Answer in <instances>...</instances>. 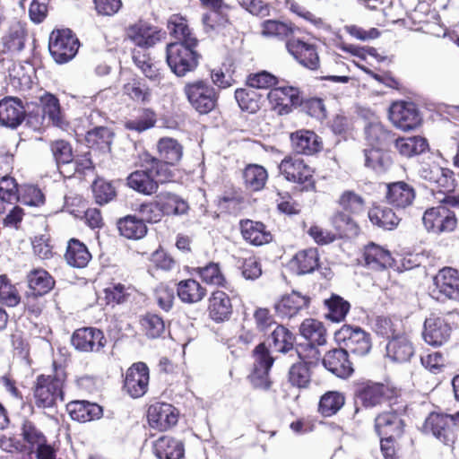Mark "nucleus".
<instances>
[{"instance_id": "38", "label": "nucleus", "mask_w": 459, "mask_h": 459, "mask_svg": "<svg viewBox=\"0 0 459 459\" xmlns=\"http://www.w3.org/2000/svg\"><path fill=\"white\" fill-rule=\"evenodd\" d=\"M152 452L158 459H183L185 446L181 440L163 435L153 442Z\"/></svg>"}, {"instance_id": "5", "label": "nucleus", "mask_w": 459, "mask_h": 459, "mask_svg": "<svg viewBox=\"0 0 459 459\" xmlns=\"http://www.w3.org/2000/svg\"><path fill=\"white\" fill-rule=\"evenodd\" d=\"M278 169L287 182L295 185L301 192L316 191V169L304 159L288 154L279 163Z\"/></svg>"}, {"instance_id": "59", "label": "nucleus", "mask_w": 459, "mask_h": 459, "mask_svg": "<svg viewBox=\"0 0 459 459\" xmlns=\"http://www.w3.org/2000/svg\"><path fill=\"white\" fill-rule=\"evenodd\" d=\"M313 368L304 361L293 363L288 371V382L299 389L308 388L312 382Z\"/></svg>"}, {"instance_id": "1", "label": "nucleus", "mask_w": 459, "mask_h": 459, "mask_svg": "<svg viewBox=\"0 0 459 459\" xmlns=\"http://www.w3.org/2000/svg\"><path fill=\"white\" fill-rule=\"evenodd\" d=\"M67 379L65 366L53 360L51 374H40L33 386L35 405L39 409L53 408L65 398V385Z\"/></svg>"}, {"instance_id": "36", "label": "nucleus", "mask_w": 459, "mask_h": 459, "mask_svg": "<svg viewBox=\"0 0 459 459\" xmlns=\"http://www.w3.org/2000/svg\"><path fill=\"white\" fill-rule=\"evenodd\" d=\"M290 268L298 275L314 273L320 267V255L317 247H310L295 253L289 262Z\"/></svg>"}, {"instance_id": "29", "label": "nucleus", "mask_w": 459, "mask_h": 459, "mask_svg": "<svg viewBox=\"0 0 459 459\" xmlns=\"http://www.w3.org/2000/svg\"><path fill=\"white\" fill-rule=\"evenodd\" d=\"M416 197L414 187L405 181H395L385 184V200L395 209H405L411 206Z\"/></svg>"}, {"instance_id": "43", "label": "nucleus", "mask_w": 459, "mask_h": 459, "mask_svg": "<svg viewBox=\"0 0 459 459\" xmlns=\"http://www.w3.org/2000/svg\"><path fill=\"white\" fill-rule=\"evenodd\" d=\"M140 217L127 214L117 221L119 235L131 240H140L148 233V227Z\"/></svg>"}, {"instance_id": "15", "label": "nucleus", "mask_w": 459, "mask_h": 459, "mask_svg": "<svg viewBox=\"0 0 459 459\" xmlns=\"http://www.w3.org/2000/svg\"><path fill=\"white\" fill-rule=\"evenodd\" d=\"M422 222L428 232L439 235L454 231L458 220L454 211L441 204L427 209Z\"/></svg>"}, {"instance_id": "11", "label": "nucleus", "mask_w": 459, "mask_h": 459, "mask_svg": "<svg viewBox=\"0 0 459 459\" xmlns=\"http://www.w3.org/2000/svg\"><path fill=\"white\" fill-rule=\"evenodd\" d=\"M165 37L166 32L161 28L143 19L128 25L125 30V39L134 46L133 49L148 51Z\"/></svg>"}, {"instance_id": "57", "label": "nucleus", "mask_w": 459, "mask_h": 459, "mask_svg": "<svg viewBox=\"0 0 459 459\" xmlns=\"http://www.w3.org/2000/svg\"><path fill=\"white\" fill-rule=\"evenodd\" d=\"M364 165L377 174L387 172L393 165L391 155L381 148H368L364 150Z\"/></svg>"}, {"instance_id": "19", "label": "nucleus", "mask_w": 459, "mask_h": 459, "mask_svg": "<svg viewBox=\"0 0 459 459\" xmlns=\"http://www.w3.org/2000/svg\"><path fill=\"white\" fill-rule=\"evenodd\" d=\"M71 343L80 352L100 353L107 346L108 340L101 329L86 326L73 333Z\"/></svg>"}, {"instance_id": "58", "label": "nucleus", "mask_w": 459, "mask_h": 459, "mask_svg": "<svg viewBox=\"0 0 459 459\" xmlns=\"http://www.w3.org/2000/svg\"><path fill=\"white\" fill-rule=\"evenodd\" d=\"M299 333L309 343L320 346L326 344V328L325 325L317 319L306 318L299 326Z\"/></svg>"}, {"instance_id": "18", "label": "nucleus", "mask_w": 459, "mask_h": 459, "mask_svg": "<svg viewBox=\"0 0 459 459\" xmlns=\"http://www.w3.org/2000/svg\"><path fill=\"white\" fill-rule=\"evenodd\" d=\"M388 117L394 126L403 131L413 130L420 126L422 121L416 104L411 101L393 102L388 110Z\"/></svg>"}, {"instance_id": "12", "label": "nucleus", "mask_w": 459, "mask_h": 459, "mask_svg": "<svg viewBox=\"0 0 459 459\" xmlns=\"http://www.w3.org/2000/svg\"><path fill=\"white\" fill-rule=\"evenodd\" d=\"M421 432L433 436L447 446H453L457 439L455 418L444 412L431 411L422 424Z\"/></svg>"}, {"instance_id": "6", "label": "nucleus", "mask_w": 459, "mask_h": 459, "mask_svg": "<svg viewBox=\"0 0 459 459\" xmlns=\"http://www.w3.org/2000/svg\"><path fill=\"white\" fill-rule=\"evenodd\" d=\"M387 410L380 411L374 418V431L379 436H394L403 437L406 422L403 416L408 414L409 402L405 395L387 406Z\"/></svg>"}, {"instance_id": "20", "label": "nucleus", "mask_w": 459, "mask_h": 459, "mask_svg": "<svg viewBox=\"0 0 459 459\" xmlns=\"http://www.w3.org/2000/svg\"><path fill=\"white\" fill-rule=\"evenodd\" d=\"M300 90L291 85L273 87L268 94L267 100L271 109L279 116L290 114L297 108Z\"/></svg>"}, {"instance_id": "30", "label": "nucleus", "mask_w": 459, "mask_h": 459, "mask_svg": "<svg viewBox=\"0 0 459 459\" xmlns=\"http://www.w3.org/2000/svg\"><path fill=\"white\" fill-rule=\"evenodd\" d=\"M324 367L340 378H348L354 372L349 352L343 348H333L326 351L322 359Z\"/></svg>"}, {"instance_id": "52", "label": "nucleus", "mask_w": 459, "mask_h": 459, "mask_svg": "<svg viewBox=\"0 0 459 459\" xmlns=\"http://www.w3.org/2000/svg\"><path fill=\"white\" fill-rule=\"evenodd\" d=\"M131 57L134 65L150 81L160 82L163 78L160 69L148 51L131 49Z\"/></svg>"}, {"instance_id": "55", "label": "nucleus", "mask_w": 459, "mask_h": 459, "mask_svg": "<svg viewBox=\"0 0 459 459\" xmlns=\"http://www.w3.org/2000/svg\"><path fill=\"white\" fill-rule=\"evenodd\" d=\"M345 403L344 393L336 390L326 391L319 398L317 411L324 418L333 417L343 408Z\"/></svg>"}, {"instance_id": "32", "label": "nucleus", "mask_w": 459, "mask_h": 459, "mask_svg": "<svg viewBox=\"0 0 459 459\" xmlns=\"http://www.w3.org/2000/svg\"><path fill=\"white\" fill-rule=\"evenodd\" d=\"M329 226L338 240L355 238L361 233L359 223L351 215L335 210L328 218Z\"/></svg>"}, {"instance_id": "25", "label": "nucleus", "mask_w": 459, "mask_h": 459, "mask_svg": "<svg viewBox=\"0 0 459 459\" xmlns=\"http://www.w3.org/2000/svg\"><path fill=\"white\" fill-rule=\"evenodd\" d=\"M300 30L292 22L278 19H267L260 24V34L264 38L284 42L285 48L289 41L293 40Z\"/></svg>"}, {"instance_id": "49", "label": "nucleus", "mask_w": 459, "mask_h": 459, "mask_svg": "<svg viewBox=\"0 0 459 459\" xmlns=\"http://www.w3.org/2000/svg\"><path fill=\"white\" fill-rule=\"evenodd\" d=\"M268 171L262 165L247 164L242 172L243 186L251 193L262 191L268 181Z\"/></svg>"}, {"instance_id": "39", "label": "nucleus", "mask_w": 459, "mask_h": 459, "mask_svg": "<svg viewBox=\"0 0 459 459\" xmlns=\"http://www.w3.org/2000/svg\"><path fill=\"white\" fill-rule=\"evenodd\" d=\"M66 410L74 420L88 422L99 420L103 415V409L96 403L76 400L67 403Z\"/></svg>"}, {"instance_id": "37", "label": "nucleus", "mask_w": 459, "mask_h": 459, "mask_svg": "<svg viewBox=\"0 0 459 459\" xmlns=\"http://www.w3.org/2000/svg\"><path fill=\"white\" fill-rule=\"evenodd\" d=\"M176 291L179 300L187 305L203 301L207 296V289L194 278L180 280L176 284Z\"/></svg>"}, {"instance_id": "60", "label": "nucleus", "mask_w": 459, "mask_h": 459, "mask_svg": "<svg viewBox=\"0 0 459 459\" xmlns=\"http://www.w3.org/2000/svg\"><path fill=\"white\" fill-rule=\"evenodd\" d=\"M113 131L107 126H96L85 135L87 146L91 149L109 151L114 138Z\"/></svg>"}, {"instance_id": "64", "label": "nucleus", "mask_w": 459, "mask_h": 459, "mask_svg": "<svg viewBox=\"0 0 459 459\" xmlns=\"http://www.w3.org/2000/svg\"><path fill=\"white\" fill-rule=\"evenodd\" d=\"M434 16L435 13L429 4L425 2L419 3L407 14L406 25L414 30H421L424 25L428 24Z\"/></svg>"}, {"instance_id": "23", "label": "nucleus", "mask_w": 459, "mask_h": 459, "mask_svg": "<svg viewBox=\"0 0 459 459\" xmlns=\"http://www.w3.org/2000/svg\"><path fill=\"white\" fill-rule=\"evenodd\" d=\"M208 318L215 324L229 322L234 313L230 297L225 290H214L207 299Z\"/></svg>"}, {"instance_id": "2", "label": "nucleus", "mask_w": 459, "mask_h": 459, "mask_svg": "<svg viewBox=\"0 0 459 459\" xmlns=\"http://www.w3.org/2000/svg\"><path fill=\"white\" fill-rule=\"evenodd\" d=\"M403 396V390L390 381L368 379L353 385V399L364 409H373L383 404L388 406Z\"/></svg>"}, {"instance_id": "10", "label": "nucleus", "mask_w": 459, "mask_h": 459, "mask_svg": "<svg viewBox=\"0 0 459 459\" xmlns=\"http://www.w3.org/2000/svg\"><path fill=\"white\" fill-rule=\"evenodd\" d=\"M80 40L76 34L68 28L55 29L48 39V50L57 64H65L71 61L77 54Z\"/></svg>"}, {"instance_id": "31", "label": "nucleus", "mask_w": 459, "mask_h": 459, "mask_svg": "<svg viewBox=\"0 0 459 459\" xmlns=\"http://www.w3.org/2000/svg\"><path fill=\"white\" fill-rule=\"evenodd\" d=\"M245 204L241 188L233 184L226 185L216 200V207L220 212L231 216L239 215L245 208Z\"/></svg>"}, {"instance_id": "42", "label": "nucleus", "mask_w": 459, "mask_h": 459, "mask_svg": "<svg viewBox=\"0 0 459 459\" xmlns=\"http://www.w3.org/2000/svg\"><path fill=\"white\" fill-rule=\"evenodd\" d=\"M368 218L372 225L384 230H394L401 221V218L391 207L377 204L368 210Z\"/></svg>"}, {"instance_id": "4", "label": "nucleus", "mask_w": 459, "mask_h": 459, "mask_svg": "<svg viewBox=\"0 0 459 459\" xmlns=\"http://www.w3.org/2000/svg\"><path fill=\"white\" fill-rule=\"evenodd\" d=\"M20 437L24 449L36 459H56L59 442L49 440L41 428L32 420L24 418L20 426Z\"/></svg>"}, {"instance_id": "50", "label": "nucleus", "mask_w": 459, "mask_h": 459, "mask_svg": "<svg viewBox=\"0 0 459 459\" xmlns=\"http://www.w3.org/2000/svg\"><path fill=\"white\" fill-rule=\"evenodd\" d=\"M336 204L340 212H344L355 218L363 214L367 208L366 199L354 190L347 189L342 191Z\"/></svg>"}, {"instance_id": "63", "label": "nucleus", "mask_w": 459, "mask_h": 459, "mask_svg": "<svg viewBox=\"0 0 459 459\" xmlns=\"http://www.w3.org/2000/svg\"><path fill=\"white\" fill-rule=\"evenodd\" d=\"M366 140L370 148L388 147L394 141V134L391 131L385 129L381 124H370L366 128Z\"/></svg>"}, {"instance_id": "16", "label": "nucleus", "mask_w": 459, "mask_h": 459, "mask_svg": "<svg viewBox=\"0 0 459 459\" xmlns=\"http://www.w3.org/2000/svg\"><path fill=\"white\" fill-rule=\"evenodd\" d=\"M180 412L173 404L155 402L149 405L146 418L151 429L166 432L177 426Z\"/></svg>"}, {"instance_id": "44", "label": "nucleus", "mask_w": 459, "mask_h": 459, "mask_svg": "<svg viewBox=\"0 0 459 459\" xmlns=\"http://www.w3.org/2000/svg\"><path fill=\"white\" fill-rule=\"evenodd\" d=\"M28 32L21 22L12 23L2 37L3 53L16 54L25 48Z\"/></svg>"}, {"instance_id": "28", "label": "nucleus", "mask_w": 459, "mask_h": 459, "mask_svg": "<svg viewBox=\"0 0 459 459\" xmlns=\"http://www.w3.org/2000/svg\"><path fill=\"white\" fill-rule=\"evenodd\" d=\"M202 283L215 287L216 290H225L230 292L234 290L230 281L227 278L221 265L218 262L211 261L204 265L193 268Z\"/></svg>"}, {"instance_id": "61", "label": "nucleus", "mask_w": 459, "mask_h": 459, "mask_svg": "<svg viewBox=\"0 0 459 459\" xmlns=\"http://www.w3.org/2000/svg\"><path fill=\"white\" fill-rule=\"evenodd\" d=\"M394 142L399 153L407 158L420 155L429 149L428 141L421 136L400 137Z\"/></svg>"}, {"instance_id": "46", "label": "nucleus", "mask_w": 459, "mask_h": 459, "mask_svg": "<svg viewBox=\"0 0 459 459\" xmlns=\"http://www.w3.org/2000/svg\"><path fill=\"white\" fill-rule=\"evenodd\" d=\"M167 28L169 35L176 39L175 42L199 44V39L184 16L178 13L172 14L168 20Z\"/></svg>"}, {"instance_id": "26", "label": "nucleus", "mask_w": 459, "mask_h": 459, "mask_svg": "<svg viewBox=\"0 0 459 459\" xmlns=\"http://www.w3.org/2000/svg\"><path fill=\"white\" fill-rule=\"evenodd\" d=\"M421 176L430 184L433 190L442 194L454 192L457 186L455 172L448 168L438 165L429 166L423 169Z\"/></svg>"}, {"instance_id": "54", "label": "nucleus", "mask_w": 459, "mask_h": 459, "mask_svg": "<svg viewBox=\"0 0 459 459\" xmlns=\"http://www.w3.org/2000/svg\"><path fill=\"white\" fill-rule=\"evenodd\" d=\"M155 201L164 216L184 214L188 210V205L179 195L163 191L156 195Z\"/></svg>"}, {"instance_id": "56", "label": "nucleus", "mask_w": 459, "mask_h": 459, "mask_svg": "<svg viewBox=\"0 0 459 459\" xmlns=\"http://www.w3.org/2000/svg\"><path fill=\"white\" fill-rule=\"evenodd\" d=\"M157 113L152 108L141 107L136 109V115L125 121L124 126L129 131L143 133L155 126Z\"/></svg>"}, {"instance_id": "21", "label": "nucleus", "mask_w": 459, "mask_h": 459, "mask_svg": "<svg viewBox=\"0 0 459 459\" xmlns=\"http://www.w3.org/2000/svg\"><path fill=\"white\" fill-rule=\"evenodd\" d=\"M361 264L374 272H384L394 265L391 252L373 241L364 245L360 255Z\"/></svg>"}, {"instance_id": "45", "label": "nucleus", "mask_w": 459, "mask_h": 459, "mask_svg": "<svg viewBox=\"0 0 459 459\" xmlns=\"http://www.w3.org/2000/svg\"><path fill=\"white\" fill-rule=\"evenodd\" d=\"M68 265L74 268H85L92 258L87 246L78 238L68 240L64 255Z\"/></svg>"}, {"instance_id": "13", "label": "nucleus", "mask_w": 459, "mask_h": 459, "mask_svg": "<svg viewBox=\"0 0 459 459\" xmlns=\"http://www.w3.org/2000/svg\"><path fill=\"white\" fill-rule=\"evenodd\" d=\"M286 50L301 66L311 71L320 68L319 47L314 39L296 36L288 42Z\"/></svg>"}, {"instance_id": "3", "label": "nucleus", "mask_w": 459, "mask_h": 459, "mask_svg": "<svg viewBox=\"0 0 459 459\" xmlns=\"http://www.w3.org/2000/svg\"><path fill=\"white\" fill-rule=\"evenodd\" d=\"M137 165L138 169L129 173L126 178V186L133 191L144 196H152L158 193L160 186L173 183L141 153L138 154Z\"/></svg>"}, {"instance_id": "53", "label": "nucleus", "mask_w": 459, "mask_h": 459, "mask_svg": "<svg viewBox=\"0 0 459 459\" xmlns=\"http://www.w3.org/2000/svg\"><path fill=\"white\" fill-rule=\"evenodd\" d=\"M297 108L299 112L322 122L327 117L325 100L319 96H302L299 94Z\"/></svg>"}, {"instance_id": "7", "label": "nucleus", "mask_w": 459, "mask_h": 459, "mask_svg": "<svg viewBox=\"0 0 459 459\" xmlns=\"http://www.w3.org/2000/svg\"><path fill=\"white\" fill-rule=\"evenodd\" d=\"M199 44L170 42L166 46V62L171 72L178 77H184L195 72L199 66L202 55Z\"/></svg>"}, {"instance_id": "14", "label": "nucleus", "mask_w": 459, "mask_h": 459, "mask_svg": "<svg viewBox=\"0 0 459 459\" xmlns=\"http://www.w3.org/2000/svg\"><path fill=\"white\" fill-rule=\"evenodd\" d=\"M334 339L348 352L357 356H364L371 349L369 333L360 327H353L351 325H343L334 333Z\"/></svg>"}, {"instance_id": "22", "label": "nucleus", "mask_w": 459, "mask_h": 459, "mask_svg": "<svg viewBox=\"0 0 459 459\" xmlns=\"http://www.w3.org/2000/svg\"><path fill=\"white\" fill-rule=\"evenodd\" d=\"M290 144L297 155L314 156L324 149L322 138L313 130L301 128L290 134Z\"/></svg>"}, {"instance_id": "40", "label": "nucleus", "mask_w": 459, "mask_h": 459, "mask_svg": "<svg viewBox=\"0 0 459 459\" xmlns=\"http://www.w3.org/2000/svg\"><path fill=\"white\" fill-rule=\"evenodd\" d=\"M122 91L129 100L145 105L152 100V90L143 78L134 76L122 86Z\"/></svg>"}, {"instance_id": "8", "label": "nucleus", "mask_w": 459, "mask_h": 459, "mask_svg": "<svg viewBox=\"0 0 459 459\" xmlns=\"http://www.w3.org/2000/svg\"><path fill=\"white\" fill-rule=\"evenodd\" d=\"M156 150L158 156L148 151H143L141 154L174 182L175 172L172 167L177 166L182 160V144L174 138L161 137L157 142Z\"/></svg>"}, {"instance_id": "17", "label": "nucleus", "mask_w": 459, "mask_h": 459, "mask_svg": "<svg viewBox=\"0 0 459 459\" xmlns=\"http://www.w3.org/2000/svg\"><path fill=\"white\" fill-rule=\"evenodd\" d=\"M150 370L146 363H133L123 375L122 389L132 398L143 397L149 389Z\"/></svg>"}, {"instance_id": "35", "label": "nucleus", "mask_w": 459, "mask_h": 459, "mask_svg": "<svg viewBox=\"0 0 459 459\" xmlns=\"http://www.w3.org/2000/svg\"><path fill=\"white\" fill-rule=\"evenodd\" d=\"M434 285L444 299L459 301V271L446 266L434 277Z\"/></svg>"}, {"instance_id": "9", "label": "nucleus", "mask_w": 459, "mask_h": 459, "mask_svg": "<svg viewBox=\"0 0 459 459\" xmlns=\"http://www.w3.org/2000/svg\"><path fill=\"white\" fill-rule=\"evenodd\" d=\"M184 93L191 107L200 115L209 114L218 105L219 92L206 80L187 82Z\"/></svg>"}, {"instance_id": "62", "label": "nucleus", "mask_w": 459, "mask_h": 459, "mask_svg": "<svg viewBox=\"0 0 459 459\" xmlns=\"http://www.w3.org/2000/svg\"><path fill=\"white\" fill-rule=\"evenodd\" d=\"M140 326L144 335L149 339L164 338L167 326L164 319L153 313H146L140 318Z\"/></svg>"}, {"instance_id": "27", "label": "nucleus", "mask_w": 459, "mask_h": 459, "mask_svg": "<svg viewBox=\"0 0 459 459\" xmlns=\"http://www.w3.org/2000/svg\"><path fill=\"white\" fill-rule=\"evenodd\" d=\"M452 328L446 320L439 316L431 314L424 321L423 339L431 346H441L451 336Z\"/></svg>"}, {"instance_id": "24", "label": "nucleus", "mask_w": 459, "mask_h": 459, "mask_svg": "<svg viewBox=\"0 0 459 459\" xmlns=\"http://www.w3.org/2000/svg\"><path fill=\"white\" fill-rule=\"evenodd\" d=\"M311 303L310 296L302 294L298 290L283 294L274 303L273 308L276 315L281 318H291L307 309Z\"/></svg>"}, {"instance_id": "33", "label": "nucleus", "mask_w": 459, "mask_h": 459, "mask_svg": "<svg viewBox=\"0 0 459 459\" xmlns=\"http://www.w3.org/2000/svg\"><path fill=\"white\" fill-rule=\"evenodd\" d=\"M242 238L251 246L261 247L273 241V236L267 226L259 221L242 219L238 222Z\"/></svg>"}, {"instance_id": "34", "label": "nucleus", "mask_w": 459, "mask_h": 459, "mask_svg": "<svg viewBox=\"0 0 459 459\" xmlns=\"http://www.w3.org/2000/svg\"><path fill=\"white\" fill-rule=\"evenodd\" d=\"M26 118V109L21 99L4 97L0 100V125L17 128Z\"/></svg>"}, {"instance_id": "51", "label": "nucleus", "mask_w": 459, "mask_h": 459, "mask_svg": "<svg viewBox=\"0 0 459 459\" xmlns=\"http://www.w3.org/2000/svg\"><path fill=\"white\" fill-rule=\"evenodd\" d=\"M325 318L333 323L343 322L351 310V303L342 296L332 293L323 302Z\"/></svg>"}, {"instance_id": "47", "label": "nucleus", "mask_w": 459, "mask_h": 459, "mask_svg": "<svg viewBox=\"0 0 459 459\" xmlns=\"http://www.w3.org/2000/svg\"><path fill=\"white\" fill-rule=\"evenodd\" d=\"M386 354L393 361L404 363L413 356L414 348L408 336L403 333L388 341Z\"/></svg>"}, {"instance_id": "48", "label": "nucleus", "mask_w": 459, "mask_h": 459, "mask_svg": "<svg viewBox=\"0 0 459 459\" xmlns=\"http://www.w3.org/2000/svg\"><path fill=\"white\" fill-rule=\"evenodd\" d=\"M234 98L240 110L248 114H256L264 104L263 94L246 84L235 90Z\"/></svg>"}, {"instance_id": "41", "label": "nucleus", "mask_w": 459, "mask_h": 459, "mask_svg": "<svg viewBox=\"0 0 459 459\" xmlns=\"http://www.w3.org/2000/svg\"><path fill=\"white\" fill-rule=\"evenodd\" d=\"M28 291L38 295L48 294L56 286L55 278L41 267L29 271L25 277Z\"/></svg>"}]
</instances>
